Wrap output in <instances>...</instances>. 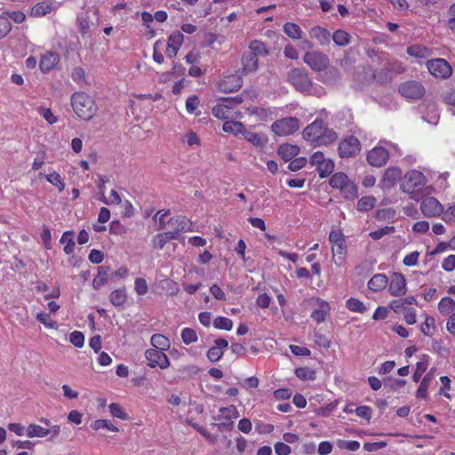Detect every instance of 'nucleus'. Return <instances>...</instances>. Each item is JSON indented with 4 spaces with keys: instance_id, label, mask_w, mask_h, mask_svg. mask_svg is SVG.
Listing matches in <instances>:
<instances>
[{
    "instance_id": "nucleus-25",
    "label": "nucleus",
    "mask_w": 455,
    "mask_h": 455,
    "mask_svg": "<svg viewBox=\"0 0 455 455\" xmlns=\"http://www.w3.org/2000/svg\"><path fill=\"white\" fill-rule=\"evenodd\" d=\"M242 64L246 72L256 71L259 66L258 56L254 52H248L242 58Z\"/></svg>"
},
{
    "instance_id": "nucleus-52",
    "label": "nucleus",
    "mask_w": 455,
    "mask_h": 455,
    "mask_svg": "<svg viewBox=\"0 0 455 455\" xmlns=\"http://www.w3.org/2000/svg\"><path fill=\"white\" fill-rule=\"evenodd\" d=\"M337 139L338 135L336 132H334L332 129L325 127L324 132L323 136L319 139L318 143L327 145L332 143Z\"/></svg>"
},
{
    "instance_id": "nucleus-64",
    "label": "nucleus",
    "mask_w": 455,
    "mask_h": 455,
    "mask_svg": "<svg viewBox=\"0 0 455 455\" xmlns=\"http://www.w3.org/2000/svg\"><path fill=\"white\" fill-rule=\"evenodd\" d=\"M443 220L446 223H452L455 221V204L443 212Z\"/></svg>"
},
{
    "instance_id": "nucleus-27",
    "label": "nucleus",
    "mask_w": 455,
    "mask_h": 455,
    "mask_svg": "<svg viewBox=\"0 0 455 455\" xmlns=\"http://www.w3.org/2000/svg\"><path fill=\"white\" fill-rule=\"evenodd\" d=\"M74 235H75L74 231H72V230L66 231L63 233V235L60 240V243H66V245L64 247V251L68 255H70L71 253H73L74 250H75L76 244L74 242Z\"/></svg>"
},
{
    "instance_id": "nucleus-60",
    "label": "nucleus",
    "mask_w": 455,
    "mask_h": 455,
    "mask_svg": "<svg viewBox=\"0 0 455 455\" xmlns=\"http://www.w3.org/2000/svg\"><path fill=\"white\" fill-rule=\"evenodd\" d=\"M307 164V158L305 157H297L290 162L288 165V169L291 172H297L302 169Z\"/></svg>"
},
{
    "instance_id": "nucleus-32",
    "label": "nucleus",
    "mask_w": 455,
    "mask_h": 455,
    "mask_svg": "<svg viewBox=\"0 0 455 455\" xmlns=\"http://www.w3.org/2000/svg\"><path fill=\"white\" fill-rule=\"evenodd\" d=\"M52 10V3H38L35 4L31 9V15L34 17H41L44 16Z\"/></svg>"
},
{
    "instance_id": "nucleus-21",
    "label": "nucleus",
    "mask_w": 455,
    "mask_h": 455,
    "mask_svg": "<svg viewBox=\"0 0 455 455\" xmlns=\"http://www.w3.org/2000/svg\"><path fill=\"white\" fill-rule=\"evenodd\" d=\"M277 153L284 162H289L299 153V148L296 145L282 144Z\"/></svg>"
},
{
    "instance_id": "nucleus-7",
    "label": "nucleus",
    "mask_w": 455,
    "mask_h": 455,
    "mask_svg": "<svg viewBox=\"0 0 455 455\" xmlns=\"http://www.w3.org/2000/svg\"><path fill=\"white\" fill-rule=\"evenodd\" d=\"M427 68L429 73L437 78L447 79L452 74L449 62L441 58L427 60Z\"/></svg>"
},
{
    "instance_id": "nucleus-48",
    "label": "nucleus",
    "mask_w": 455,
    "mask_h": 455,
    "mask_svg": "<svg viewBox=\"0 0 455 455\" xmlns=\"http://www.w3.org/2000/svg\"><path fill=\"white\" fill-rule=\"evenodd\" d=\"M231 107L228 105H217L212 108V115L220 120L228 117Z\"/></svg>"
},
{
    "instance_id": "nucleus-12",
    "label": "nucleus",
    "mask_w": 455,
    "mask_h": 455,
    "mask_svg": "<svg viewBox=\"0 0 455 455\" xmlns=\"http://www.w3.org/2000/svg\"><path fill=\"white\" fill-rule=\"evenodd\" d=\"M388 159L389 153L383 147H375L367 154L368 163L375 167H381L385 165Z\"/></svg>"
},
{
    "instance_id": "nucleus-29",
    "label": "nucleus",
    "mask_w": 455,
    "mask_h": 455,
    "mask_svg": "<svg viewBox=\"0 0 455 455\" xmlns=\"http://www.w3.org/2000/svg\"><path fill=\"white\" fill-rule=\"evenodd\" d=\"M406 52L410 56L419 59H426L429 55V50L420 44L411 45L407 48Z\"/></svg>"
},
{
    "instance_id": "nucleus-47",
    "label": "nucleus",
    "mask_w": 455,
    "mask_h": 455,
    "mask_svg": "<svg viewBox=\"0 0 455 455\" xmlns=\"http://www.w3.org/2000/svg\"><path fill=\"white\" fill-rule=\"evenodd\" d=\"M334 170V163L331 160H325L319 166H317V172L321 178L329 176Z\"/></svg>"
},
{
    "instance_id": "nucleus-43",
    "label": "nucleus",
    "mask_w": 455,
    "mask_h": 455,
    "mask_svg": "<svg viewBox=\"0 0 455 455\" xmlns=\"http://www.w3.org/2000/svg\"><path fill=\"white\" fill-rule=\"evenodd\" d=\"M238 417V411L235 406L230 405L229 407H222L220 409V415L218 416V419H225L228 421H230L233 418Z\"/></svg>"
},
{
    "instance_id": "nucleus-51",
    "label": "nucleus",
    "mask_w": 455,
    "mask_h": 455,
    "mask_svg": "<svg viewBox=\"0 0 455 455\" xmlns=\"http://www.w3.org/2000/svg\"><path fill=\"white\" fill-rule=\"evenodd\" d=\"M92 427L95 430L106 428L111 432L118 431V428L108 419H97L92 424Z\"/></svg>"
},
{
    "instance_id": "nucleus-17",
    "label": "nucleus",
    "mask_w": 455,
    "mask_h": 455,
    "mask_svg": "<svg viewBox=\"0 0 455 455\" xmlns=\"http://www.w3.org/2000/svg\"><path fill=\"white\" fill-rule=\"evenodd\" d=\"M214 343L215 346L207 352V357L212 363L218 362L223 355V348L228 347V341L226 339H217L214 340Z\"/></svg>"
},
{
    "instance_id": "nucleus-44",
    "label": "nucleus",
    "mask_w": 455,
    "mask_h": 455,
    "mask_svg": "<svg viewBox=\"0 0 455 455\" xmlns=\"http://www.w3.org/2000/svg\"><path fill=\"white\" fill-rule=\"evenodd\" d=\"M243 124L240 122L227 121L223 124L222 129L225 132H233L235 134L242 133L243 131Z\"/></svg>"
},
{
    "instance_id": "nucleus-50",
    "label": "nucleus",
    "mask_w": 455,
    "mask_h": 455,
    "mask_svg": "<svg viewBox=\"0 0 455 455\" xmlns=\"http://www.w3.org/2000/svg\"><path fill=\"white\" fill-rule=\"evenodd\" d=\"M213 325L217 329L230 331L233 327V322L229 318L218 316L214 319Z\"/></svg>"
},
{
    "instance_id": "nucleus-39",
    "label": "nucleus",
    "mask_w": 455,
    "mask_h": 455,
    "mask_svg": "<svg viewBox=\"0 0 455 455\" xmlns=\"http://www.w3.org/2000/svg\"><path fill=\"white\" fill-rule=\"evenodd\" d=\"M339 190L346 199H354L357 196V187L350 180H348Z\"/></svg>"
},
{
    "instance_id": "nucleus-41",
    "label": "nucleus",
    "mask_w": 455,
    "mask_h": 455,
    "mask_svg": "<svg viewBox=\"0 0 455 455\" xmlns=\"http://www.w3.org/2000/svg\"><path fill=\"white\" fill-rule=\"evenodd\" d=\"M376 199L373 196H363L357 203V210L360 212H368L375 206Z\"/></svg>"
},
{
    "instance_id": "nucleus-1",
    "label": "nucleus",
    "mask_w": 455,
    "mask_h": 455,
    "mask_svg": "<svg viewBox=\"0 0 455 455\" xmlns=\"http://www.w3.org/2000/svg\"><path fill=\"white\" fill-rule=\"evenodd\" d=\"M287 82L306 95L320 96L322 88L314 90L312 78L304 68H293L287 73Z\"/></svg>"
},
{
    "instance_id": "nucleus-19",
    "label": "nucleus",
    "mask_w": 455,
    "mask_h": 455,
    "mask_svg": "<svg viewBox=\"0 0 455 455\" xmlns=\"http://www.w3.org/2000/svg\"><path fill=\"white\" fill-rule=\"evenodd\" d=\"M59 60L60 58L57 53L47 52L42 57L39 68L43 73H48L58 64Z\"/></svg>"
},
{
    "instance_id": "nucleus-11",
    "label": "nucleus",
    "mask_w": 455,
    "mask_h": 455,
    "mask_svg": "<svg viewBox=\"0 0 455 455\" xmlns=\"http://www.w3.org/2000/svg\"><path fill=\"white\" fill-rule=\"evenodd\" d=\"M420 209L422 213L427 218L438 216L443 212V207L440 202L431 196L422 200Z\"/></svg>"
},
{
    "instance_id": "nucleus-58",
    "label": "nucleus",
    "mask_w": 455,
    "mask_h": 455,
    "mask_svg": "<svg viewBox=\"0 0 455 455\" xmlns=\"http://www.w3.org/2000/svg\"><path fill=\"white\" fill-rule=\"evenodd\" d=\"M70 342L76 347H82L84 343V336L81 331H75L70 334Z\"/></svg>"
},
{
    "instance_id": "nucleus-28",
    "label": "nucleus",
    "mask_w": 455,
    "mask_h": 455,
    "mask_svg": "<svg viewBox=\"0 0 455 455\" xmlns=\"http://www.w3.org/2000/svg\"><path fill=\"white\" fill-rule=\"evenodd\" d=\"M428 365V355H422L420 361L416 364V370L413 373L412 379L414 382H419L422 374L427 371Z\"/></svg>"
},
{
    "instance_id": "nucleus-5",
    "label": "nucleus",
    "mask_w": 455,
    "mask_h": 455,
    "mask_svg": "<svg viewBox=\"0 0 455 455\" xmlns=\"http://www.w3.org/2000/svg\"><path fill=\"white\" fill-rule=\"evenodd\" d=\"M299 128V121L296 117H286L276 120L271 125L272 131L278 136L293 134Z\"/></svg>"
},
{
    "instance_id": "nucleus-34",
    "label": "nucleus",
    "mask_w": 455,
    "mask_h": 455,
    "mask_svg": "<svg viewBox=\"0 0 455 455\" xmlns=\"http://www.w3.org/2000/svg\"><path fill=\"white\" fill-rule=\"evenodd\" d=\"M348 180L347 174L344 172H336L331 177L329 184L332 188L340 189Z\"/></svg>"
},
{
    "instance_id": "nucleus-20",
    "label": "nucleus",
    "mask_w": 455,
    "mask_h": 455,
    "mask_svg": "<svg viewBox=\"0 0 455 455\" xmlns=\"http://www.w3.org/2000/svg\"><path fill=\"white\" fill-rule=\"evenodd\" d=\"M309 36L313 39H316L321 45H328L331 42L330 32L322 27L315 26L309 31Z\"/></svg>"
},
{
    "instance_id": "nucleus-38",
    "label": "nucleus",
    "mask_w": 455,
    "mask_h": 455,
    "mask_svg": "<svg viewBox=\"0 0 455 455\" xmlns=\"http://www.w3.org/2000/svg\"><path fill=\"white\" fill-rule=\"evenodd\" d=\"M243 137L253 144L254 146L259 147L262 146L264 141L260 134L256 133L254 132L249 131L243 127V131L241 133Z\"/></svg>"
},
{
    "instance_id": "nucleus-56",
    "label": "nucleus",
    "mask_w": 455,
    "mask_h": 455,
    "mask_svg": "<svg viewBox=\"0 0 455 455\" xmlns=\"http://www.w3.org/2000/svg\"><path fill=\"white\" fill-rule=\"evenodd\" d=\"M46 180L53 186H56L59 191H62L65 188V183L63 182L60 175L57 172L46 175Z\"/></svg>"
},
{
    "instance_id": "nucleus-55",
    "label": "nucleus",
    "mask_w": 455,
    "mask_h": 455,
    "mask_svg": "<svg viewBox=\"0 0 455 455\" xmlns=\"http://www.w3.org/2000/svg\"><path fill=\"white\" fill-rule=\"evenodd\" d=\"M12 30V23L4 13L0 16V39L6 36Z\"/></svg>"
},
{
    "instance_id": "nucleus-30",
    "label": "nucleus",
    "mask_w": 455,
    "mask_h": 455,
    "mask_svg": "<svg viewBox=\"0 0 455 455\" xmlns=\"http://www.w3.org/2000/svg\"><path fill=\"white\" fill-rule=\"evenodd\" d=\"M284 33L292 39H300L302 37V30L299 25L293 22H286L283 25Z\"/></svg>"
},
{
    "instance_id": "nucleus-26",
    "label": "nucleus",
    "mask_w": 455,
    "mask_h": 455,
    "mask_svg": "<svg viewBox=\"0 0 455 455\" xmlns=\"http://www.w3.org/2000/svg\"><path fill=\"white\" fill-rule=\"evenodd\" d=\"M109 300L115 307H122L127 300V294L124 288L116 289L109 295Z\"/></svg>"
},
{
    "instance_id": "nucleus-49",
    "label": "nucleus",
    "mask_w": 455,
    "mask_h": 455,
    "mask_svg": "<svg viewBox=\"0 0 455 455\" xmlns=\"http://www.w3.org/2000/svg\"><path fill=\"white\" fill-rule=\"evenodd\" d=\"M181 339L186 345H189L197 340V334L194 329L186 327L181 331Z\"/></svg>"
},
{
    "instance_id": "nucleus-59",
    "label": "nucleus",
    "mask_w": 455,
    "mask_h": 455,
    "mask_svg": "<svg viewBox=\"0 0 455 455\" xmlns=\"http://www.w3.org/2000/svg\"><path fill=\"white\" fill-rule=\"evenodd\" d=\"M38 112L50 124H53L57 122V117L50 108L40 107Z\"/></svg>"
},
{
    "instance_id": "nucleus-16",
    "label": "nucleus",
    "mask_w": 455,
    "mask_h": 455,
    "mask_svg": "<svg viewBox=\"0 0 455 455\" xmlns=\"http://www.w3.org/2000/svg\"><path fill=\"white\" fill-rule=\"evenodd\" d=\"M402 177V170L398 167H389L386 170L383 178H382V185L385 188H391L395 186L396 181L400 180Z\"/></svg>"
},
{
    "instance_id": "nucleus-45",
    "label": "nucleus",
    "mask_w": 455,
    "mask_h": 455,
    "mask_svg": "<svg viewBox=\"0 0 455 455\" xmlns=\"http://www.w3.org/2000/svg\"><path fill=\"white\" fill-rule=\"evenodd\" d=\"M346 306L352 312L364 313L367 310L363 303L355 298L348 299L346 302Z\"/></svg>"
},
{
    "instance_id": "nucleus-57",
    "label": "nucleus",
    "mask_w": 455,
    "mask_h": 455,
    "mask_svg": "<svg viewBox=\"0 0 455 455\" xmlns=\"http://www.w3.org/2000/svg\"><path fill=\"white\" fill-rule=\"evenodd\" d=\"M108 408H109V412L114 417H116L121 419H127L129 418L128 414L124 411V410L118 403H112L109 404Z\"/></svg>"
},
{
    "instance_id": "nucleus-18",
    "label": "nucleus",
    "mask_w": 455,
    "mask_h": 455,
    "mask_svg": "<svg viewBox=\"0 0 455 455\" xmlns=\"http://www.w3.org/2000/svg\"><path fill=\"white\" fill-rule=\"evenodd\" d=\"M109 272L110 267L108 266L102 265L98 267V274L92 281V287L94 290H100L108 283L110 278Z\"/></svg>"
},
{
    "instance_id": "nucleus-8",
    "label": "nucleus",
    "mask_w": 455,
    "mask_h": 455,
    "mask_svg": "<svg viewBox=\"0 0 455 455\" xmlns=\"http://www.w3.org/2000/svg\"><path fill=\"white\" fill-rule=\"evenodd\" d=\"M361 149V143L355 136H349L339 145V155L341 158L355 156Z\"/></svg>"
},
{
    "instance_id": "nucleus-4",
    "label": "nucleus",
    "mask_w": 455,
    "mask_h": 455,
    "mask_svg": "<svg viewBox=\"0 0 455 455\" xmlns=\"http://www.w3.org/2000/svg\"><path fill=\"white\" fill-rule=\"evenodd\" d=\"M303 61L314 71L321 72L328 68L329 57L319 51L307 52L303 56Z\"/></svg>"
},
{
    "instance_id": "nucleus-31",
    "label": "nucleus",
    "mask_w": 455,
    "mask_h": 455,
    "mask_svg": "<svg viewBox=\"0 0 455 455\" xmlns=\"http://www.w3.org/2000/svg\"><path fill=\"white\" fill-rule=\"evenodd\" d=\"M151 344L155 349H160V351L166 350L170 347L169 339L162 334H154L151 337Z\"/></svg>"
},
{
    "instance_id": "nucleus-40",
    "label": "nucleus",
    "mask_w": 455,
    "mask_h": 455,
    "mask_svg": "<svg viewBox=\"0 0 455 455\" xmlns=\"http://www.w3.org/2000/svg\"><path fill=\"white\" fill-rule=\"evenodd\" d=\"M250 52H254L255 55L259 56H267L269 54L268 50L267 49L264 43L259 40H253L251 42L249 45Z\"/></svg>"
},
{
    "instance_id": "nucleus-10",
    "label": "nucleus",
    "mask_w": 455,
    "mask_h": 455,
    "mask_svg": "<svg viewBox=\"0 0 455 455\" xmlns=\"http://www.w3.org/2000/svg\"><path fill=\"white\" fill-rule=\"evenodd\" d=\"M243 85V79L234 74L224 76L218 84L219 90L225 93L237 92Z\"/></svg>"
},
{
    "instance_id": "nucleus-62",
    "label": "nucleus",
    "mask_w": 455,
    "mask_h": 455,
    "mask_svg": "<svg viewBox=\"0 0 455 455\" xmlns=\"http://www.w3.org/2000/svg\"><path fill=\"white\" fill-rule=\"evenodd\" d=\"M346 241H343L342 243H335L332 245V253L333 257L338 256L339 259H343L346 254Z\"/></svg>"
},
{
    "instance_id": "nucleus-53",
    "label": "nucleus",
    "mask_w": 455,
    "mask_h": 455,
    "mask_svg": "<svg viewBox=\"0 0 455 455\" xmlns=\"http://www.w3.org/2000/svg\"><path fill=\"white\" fill-rule=\"evenodd\" d=\"M184 40V35L180 31H175L168 37L167 44L169 46L180 48Z\"/></svg>"
},
{
    "instance_id": "nucleus-22",
    "label": "nucleus",
    "mask_w": 455,
    "mask_h": 455,
    "mask_svg": "<svg viewBox=\"0 0 455 455\" xmlns=\"http://www.w3.org/2000/svg\"><path fill=\"white\" fill-rule=\"evenodd\" d=\"M325 72L322 74L319 77L320 81H322L325 84H335L339 82L341 75L339 70L335 67H331L330 68L324 70Z\"/></svg>"
},
{
    "instance_id": "nucleus-24",
    "label": "nucleus",
    "mask_w": 455,
    "mask_h": 455,
    "mask_svg": "<svg viewBox=\"0 0 455 455\" xmlns=\"http://www.w3.org/2000/svg\"><path fill=\"white\" fill-rule=\"evenodd\" d=\"M330 311V306L325 301H318L317 308L311 313V318L317 323H320L325 320L327 314Z\"/></svg>"
},
{
    "instance_id": "nucleus-13",
    "label": "nucleus",
    "mask_w": 455,
    "mask_h": 455,
    "mask_svg": "<svg viewBox=\"0 0 455 455\" xmlns=\"http://www.w3.org/2000/svg\"><path fill=\"white\" fill-rule=\"evenodd\" d=\"M325 127L322 119H316L304 129L303 137L307 140L318 142L324 132Z\"/></svg>"
},
{
    "instance_id": "nucleus-23",
    "label": "nucleus",
    "mask_w": 455,
    "mask_h": 455,
    "mask_svg": "<svg viewBox=\"0 0 455 455\" xmlns=\"http://www.w3.org/2000/svg\"><path fill=\"white\" fill-rule=\"evenodd\" d=\"M387 284L388 279L386 275L376 274L369 281L368 287L371 291H379L385 289Z\"/></svg>"
},
{
    "instance_id": "nucleus-37",
    "label": "nucleus",
    "mask_w": 455,
    "mask_h": 455,
    "mask_svg": "<svg viewBox=\"0 0 455 455\" xmlns=\"http://www.w3.org/2000/svg\"><path fill=\"white\" fill-rule=\"evenodd\" d=\"M27 435L30 438L33 437H45L48 435V431L46 428L36 425V424H29L27 428Z\"/></svg>"
},
{
    "instance_id": "nucleus-33",
    "label": "nucleus",
    "mask_w": 455,
    "mask_h": 455,
    "mask_svg": "<svg viewBox=\"0 0 455 455\" xmlns=\"http://www.w3.org/2000/svg\"><path fill=\"white\" fill-rule=\"evenodd\" d=\"M331 37L333 42L339 46H346L349 44L351 39V36L341 29L336 30Z\"/></svg>"
},
{
    "instance_id": "nucleus-54",
    "label": "nucleus",
    "mask_w": 455,
    "mask_h": 455,
    "mask_svg": "<svg viewBox=\"0 0 455 455\" xmlns=\"http://www.w3.org/2000/svg\"><path fill=\"white\" fill-rule=\"evenodd\" d=\"M395 231V227L393 226H386L384 228H379L375 231H372L370 233V237L373 240H379L382 238L386 235H389L391 233H394Z\"/></svg>"
},
{
    "instance_id": "nucleus-15",
    "label": "nucleus",
    "mask_w": 455,
    "mask_h": 455,
    "mask_svg": "<svg viewBox=\"0 0 455 455\" xmlns=\"http://www.w3.org/2000/svg\"><path fill=\"white\" fill-rule=\"evenodd\" d=\"M177 233L192 231V222L184 216H175L167 221V227Z\"/></svg>"
},
{
    "instance_id": "nucleus-6",
    "label": "nucleus",
    "mask_w": 455,
    "mask_h": 455,
    "mask_svg": "<svg viewBox=\"0 0 455 455\" xmlns=\"http://www.w3.org/2000/svg\"><path fill=\"white\" fill-rule=\"evenodd\" d=\"M398 92L403 97L406 99L419 100L424 96L426 90L421 83L410 80L402 83L399 85Z\"/></svg>"
},
{
    "instance_id": "nucleus-9",
    "label": "nucleus",
    "mask_w": 455,
    "mask_h": 455,
    "mask_svg": "<svg viewBox=\"0 0 455 455\" xmlns=\"http://www.w3.org/2000/svg\"><path fill=\"white\" fill-rule=\"evenodd\" d=\"M145 357L148 360V365L150 368L159 366L161 369H167L170 365V361L167 355L158 349H147L145 352Z\"/></svg>"
},
{
    "instance_id": "nucleus-42",
    "label": "nucleus",
    "mask_w": 455,
    "mask_h": 455,
    "mask_svg": "<svg viewBox=\"0 0 455 455\" xmlns=\"http://www.w3.org/2000/svg\"><path fill=\"white\" fill-rule=\"evenodd\" d=\"M296 376L302 380H315L316 372L308 367H300L295 371Z\"/></svg>"
},
{
    "instance_id": "nucleus-63",
    "label": "nucleus",
    "mask_w": 455,
    "mask_h": 455,
    "mask_svg": "<svg viewBox=\"0 0 455 455\" xmlns=\"http://www.w3.org/2000/svg\"><path fill=\"white\" fill-rule=\"evenodd\" d=\"M168 242V237L163 233L156 235L152 239L153 245L160 250H162Z\"/></svg>"
},
{
    "instance_id": "nucleus-61",
    "label": "nucleus",
    "mask_w": 455,
    "mask_h": 455,
    "mask_svg": "<svg viewBox=\"0 0 455 455\" xmlns=\"http://www.w3.org/2000/svg\"><path fill=\"white\" fill-rule=\"evenodd\" d=\"M36 320L47 327H50V328L57 327V323L55 321L51 320L50 315L46 313H43V312L38 313L36 315Z\"/></svg>"
},
{
    "instance_id": "nucleus-2",
    "label": "nucleus",
    "mask_w": 455,
    "mask_h": 455,
    "mask_svg": "<svg viewBox=\"0 0 455 455\" xmlns=\"http://www.w3.org/2000/svg\"><path fill=\"white\" fill-rule=\"evenodd\" d=\"M71 105L76 116L85 121L92 119L97 112L94 100L85 92H75L71 96Z\"/></svg>"
},
{
    "instance_id": "nucleus-3",
    "label": "nucleus",
    "mask_w": 455,
    "mask_h": 455,
    "mask_svg": "<svg viewBox=\"0 0 455 455\" xmlns=\"http://www.w3.org/2000/svg\"><path fill=\"white\" fill-rule=\"evenodd\" d=\"M425 185V176L417 170L408 172L401 180L400 188L404 193H413Z\"/></svg>"
},
{
    "instance_id": "nucleus-36",
    "label": "nucleus",
    "mask_w": 455,
    "mask_h": 455,
    "mask_svg": "<svg viewBox=\"0 0 455 455\" xmlns=\"http://www.w3.org/2000/svg\"><path fill=\"white\" fill-rule=\"evenodd\" d=\"M438 309L441 314L449 315L455 309V301L450 297H444L440 300Z\"/></svg>"
},
{
    "instance_id": "nucleus-14",
    "label": "nucleus",
    "mask_w": 455,
    "mask_h": 455,
    "mask_svg": "<svg viewBox=\"0 0 455 455\" xmlns=\"http://www.w3.org/2000/svg\"><path fill=\"white\" fill-rule=\"evenodd\" d=\"M389 292L391 295L399 297L406 292V282L401 273H394L391 276L389 284Z\"/></svg>"
},
{
    "instance_id": "nucleus-46",
    "label": "nucleus",
    "mask_w": 455,
    "mask_h": 455,
    "mask_svg": "<svg viewBox=\"0 0 455 455\" xmlns=\"http://www.w3.org/2000/svg\"><path fill=\"white\" fill-rule=\"evenodd\" d=\"M431 381V375L430 373H427L425 375V377L422 379L420 385L416 392V396L418 398H426L427 395V388L429 387V383Z\"/></svg>"
},
{
    "instance_id": "nucleus-35",
    "label": "nucleus",
    "mask_w": 455,
    "mask_h": 455,
    "mask_svg": "<svg viewBox=\"0 0 455 455\" xmlns=\"http://www.w3.org/2000/svg\"><path fill=\"white\" fill-rule=\"evenodd\" d=\"M76 23L79 27V32L83 37H85L91 28L90 19L87 13L81 14L76 18Z\"/></svg>"
}]
</instances>
